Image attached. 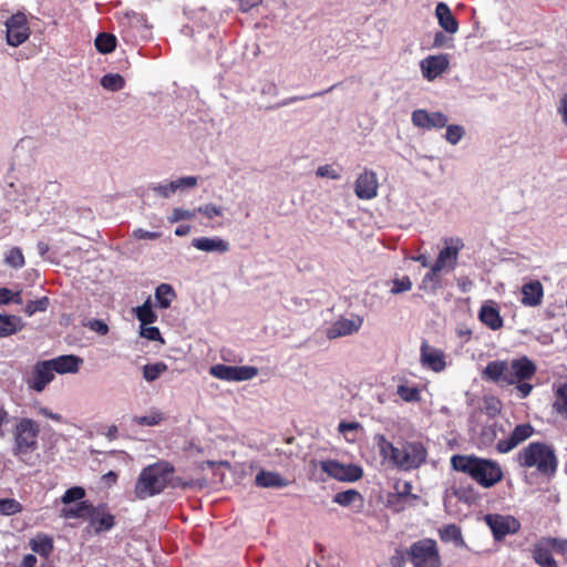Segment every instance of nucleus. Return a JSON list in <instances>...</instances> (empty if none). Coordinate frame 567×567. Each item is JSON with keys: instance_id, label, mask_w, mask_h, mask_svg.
Segmentation results:
<instances>
[{"instance_id": "17", "label": "nucleus", "mask_w": 567, "mask_h": 567, "mask_svg": "<svg viewBox=\"0 0 567 567\" xmlns=\"http://www.w3.org/2000/svg\"><path fill=\"white\" fill-rule=\"evenodd\" d=\"M449 65L450 60L446 54L427 55L420 61L422 76L429 82H433L443 75L449 69Z\"/></svg>"}, {"instance_id": "7", "label": "nucleus", "mask_w": 567, "mask_h": 567, "mask_svg": "<svg viewBox=\"0 0 567 567\" xmlns=\"http://www.w3.org/2000/svg\"><path fill=\"white\" fill-rule=\"evenodd\" d=\"M39 424L28 417L20 419L12 429L13 454L25 455L38 447Z\"/></svg>"}, {"instance_id": "28", "label": "nucleus", "mask_w": 567, "mask_h": 567, "mask_svg": "<svg viewBox=\"0 0 567 567\" xmlns=\"http://www.w3.org/2000/svg\"><path fill=\"white\" fill-rule=\"evenodd\" d=\"M165 420H166V415L164 412L156 410V409H152V410H148L143 415L132 416L130 421L133 426H141V427L150 426L151 427V426H158Z\"/></svg>"}, {"instance_id": "63", "label": "nucleus", "mask_w": 567, "mask_h": 567, "mask_svg": "<svg viewBox=\"0 0 567 567\" xmlns=\"http://www.w3.org/2000/svg\"><path fill=\"white\" fill-rule=\"evenodd\" d=\"M261 2V0H240L239 7L241 11L247 12L254 7L258 6Z\"/></svg>"}, {"instance_id": "10", "label": "nucleus", "mask_w": 567, "mask_h": 567, "mask_svg": "<svg viewBox=\"0 0 567 567\" xmlns=\"http://www.w3.org/2000/svg\"><path fill=\"white\" fill-rule=\"evenodd\" d=\"M209 373L223 381L241 382L254 379L258 374V369L250 365H226L219 363L210 367Z\"/></svg>"}, {"instance_id": "5", "label": "nucleus", "mask_w": 567, "mask_h": 567, "mask_svg": "<svg viewBox=\"0 0 567 567\" xmlns=\"http://www.w3.org/2000/svg\"><path fill=\"white\" fill-rule=\"evenodd\" d=\"M517 461L523 467H536L542 474H553L556 471V456L550 446L545 443H530L517 454Z\"/></svg>"}, {"instance_id": "55", "label": "nucleus", "mask_w": 567, "mask_h": 567, "mask_svg": "<svg viewBox=\"0 0 567 567\" xmlns=\"http://www.w3.org/2000/svg\"><path fill=\"white\" fill-rule=\"evenodd\" d=\"M133 236L136 239L142 240H154L161 237V233L157 231H148L143 228H137L133 231Z\"/></svg>"}, {"instance_id": "3", "label": "nucleus", "mask_w": 567, "mask_h": 567, "mask_svg": "<svg viewBox=\"0 0 567 567\" xmlns=\"http://www.w3.org/2000/svg\"><path fill=\"white\" fill-rule=\"evenodd\" d=\"M452 467L468 474L482 487L489 488L503 480L501 465L488 458L470 455H454L451 458Z\"/></svg>"}, {"instance_id": "60", "label": "nucleus", "mask_w": 567, "mask_h": 567, "mask_svg": "<svg viewBox=\"0 0 567 567\" xmlns=\"http://www.w3.org/2000/svg\"><path fill=\"white\" fill-rule=\"evenodd\" d=\"M456 334L458 338H461L463 341H468L472 337V330L465 326H460L456 329Z\"/></svg>"}, {"instance_id": "40", "label": "nucleus", "mask_w": 567, "mask_h": 567, "mask_svg": "<svg viewBox=\"0 0 567 567\" xmlns=\"http://www.w3.org/2000/svg\"><path fill=\"white\" fill-rule=\"evenodd\" d=\"M23 511V506L14 498H0V515L11 516Z\"/></svg>"}, {"instance_id": "11", "label": "nucleus", "mask_w": 567, "mask_h": 567, "mask_svg": "<svg viewBox=\"0 0 567 567\" xmlns=\"http://www.w3.org/2000/svg\"><path fill=\"white\" fill-rule=\"evenodd\" d=\"M4 27L7 44L13 48L24 43L31 34L27 17L21 12L11 16L4 22Z\"/></svg>"}, {"instance_id": "6", "label": "nucleus", "mask_w": 567, "mask_h": 567, "mask_svg": "<svg viewBox=\"0 0 567 567\" xmlns=\"http://www.w3.org/2000/svg\"><path fill=\"white\" fill-rule=\"evenodd\" d=\"M444 248L440 251L431 270L424 276L423 285L426 282L437 285L441 274L451 272L455 269L458 252L463 249L464 243L458 237H451L444 239Z\"/></svg>"}, {"instance_id": "16", "label": "nucleus", "mask_w": 567, "mask_h": 567, "mask_svg": "<svg viewBox=\"0 0 567 567\" xmlns=\"http://www.w3.org/2000/svg\"><path fill=\"white\" fill-rule=\"evenodd\" d=\"M363 324V318L358 315L341 317L332 322L327 329L329 339H337L357 333Z\"/></svg>"}, {"instance_id": "33", "label": "nucleus", "mask_w": 567, "mask_h": 567, "mask_svg": "<svg viewBox=\"0 0 567 567\" xmlns=\"http://www.w3.org/2000/svg\"><path fill=\"white\" fill-rule=\"evenodd\" d=\"M141 324H152L157 320V315L153 310L151 298L148 297L143 305L133 309Z\"/></svg>"}, {"instance_id": "54", "label": "nucleus", "mask_w": 567, "mask_h": 567, "mask_svg": "<svg viewBox=\"0 0 567 567\" xmlns=\"http://www.w3.org/2000/svg\"><path fill=\"white\" fill-rule=\"evenodd\" d=\"M394 487L400 497H406V496L411 495V497L413 499H416V496L411 494L412 484L410 482H408V481L398 482Z\"/></svg>"}, {"instance_id": "35", "label": "nucleus", "mask_w": 567, "mask_h": 567, "mask_svg": "<svg viewBox=\"0 0 567 567\" xmlns=\"http://www.w3.org/2000/svg\"><path fill=\"white\" fill-rule=\"evenodd\" d=\"M92 514V506L85 502L80 503L76 507L63 508L61 517L63 518H83Z\"/></svg>"}, {"instance_id": "25", "label": "nucleus", "mask_w": 567, "mask_h": 567, "mask_svg": "<svg viewBox=\"0 0 567 567\" xmlns=\"http://www.w3.org/2000/svg\"><path fill=\"white\" fill-rule=\"evenodd\" d=\"M553 551L550 543L546 538H542L534 546V560L540 567H558V563L553 557Z\"/></svg>"}, {"instance_id": "20", "label": "nucleus", "mask_w": 567, "mask_h": 567, "mask_svg": "<svg viewBox=\"0 0 567 567\" xmlns=\"http://www.w3.org/2000/svg\"><path fill=\"white\" fill-rule=\"evenodd\" d=\"M533 433L534 429L530 424H519L513 430L512 434L507 439H503L497 442L496 449L499 453H508L529 439Z\"/></svg>"}, {"instance_id": "50", "label": "nucleus", "mask_w": 567, "mask_h": 567, "mask_svg": "<svg viewBox=\"0 0 567 567\" xmlns=\"http://www.w3.org/2000/svg\"><path fill=\"white\" fill-rule=\"evenodd\" d=\"M84 496H85L84 488H82L80 486H74V487L69 488L64 493V495L62 496L61 501H62L63 504H70V503L83 499Z\"/></svg>"}, {"instance_id": "12", "label": "nucleus", "mask_w": 567, "mask_h": 567, "mask_svg": "<svg viewBox=\"0 0 567 567\" xmlns=\"http://www.w3.org/2000/svg\"><path fill=\"white\" fill-rule=\"evenodd\" d=\"M484 522L491 528L496 540L517 533L520 527L519 522L511 515L487 514L484 516Z\"/></svg>"}, {"instance_id": "41", "label": "nucleus", "mask_w": 567, "mask_h": 567, "mask_svg": "<svg viewBox=\"0 0 567 567\" xmlns=\"http://www.w3.org/2000/svg\"><path fill=\"white\" fill-rule=\"evenodd\" d=\"M196 216V209H186L183 207H175L167 216L169 224H176L182 220H193Z\"/></svg>"}, {"instance_id": "23", "label": "nucleus", "mask_w": 567, "mask_h": 567, "mask_svg": "<svg viewBox=\"0 0 567 567\" xmlns=\"http://www.w3.org/2000/svg\"><path fill=\"white\" fill-rule=\"evenodd\" d=\"M478 319L492 330H499L504 326L499 310L493 301L482 305L478 311Z\"/></svg>"}, {"instance_id": "24", "label": "nucleus", "mask_w": 567, "mask_h": 567, "mask_svg": "<svg viewBox=\"0 0 567 567\" xmlns=\"http://www.w3.org/2000/svg\"><path fill=\"white\" fill-rule=\"evenodd\" d=\"M54 372L59 374L76 373L83 360L74 354H64L49 360Z\"/></svg>"}, {"instance_id": "56", "label": "nucleus", "mask_w": 567, "mask_h": 567, "mask_svg": "<svg viewBox=\"0 0 567 567\" xmlns=\"http://www.w3.org/2000/svg\"><path fill=\"white\" fill-rule=\"evenodd\" d=\"M557 113L561 117L564 125L567 127V93H564L557 102Z\"/></svg>"}, {"instance_id": "47", "label": "nucleus", "mask_w": 567, "mask_h": 567, "mask_svg": "<svg viewBox=\"0 0 567 567\" xmlns=\"http://www.w3.org/2000/svg\"><path fill=\"white\" fill-rule=\"evenodd\" d=\"M412 289V281L408 276H403L401 278H394L392 280V288L390 292L392 295H399L402 292L410 291Z\"/></svg>"}, {"instance_id": "43", "label": "nucleus", "mask_w": 567, "mask_h": 567, "mask_svg": "<svg viewBox=\"0 0 567 567\" xmlns=\"http://www.w3.org/2000/svg\"><path fill=\"white\" fill-rule=\"evenodd\" d=\"M445 141L451 145H456L465 135V128L458 124H446Z\"/></svg>"}, {"instance_id": "44", "label": "nucleus", "mask_w": 567, "mask_h": 567, "mask_svg": "<svg viewBox=\"0 0 567 567\" xmlns=\"http://www.w3.org/2000/svg\"><path fill=\"white\" fill-rule=\"evenodd\" d=\"M4 262L12 268H22L25 265V259L22 250L19 247H12L4 257Z\"/></svg>"}, {"instance_id": "52", "label": "nucleus", "mask_w": 567, "mask_h": 567, "mask_svg": "<svg viewBox=\"0 0 567 567\" xmlns=\"http://www.w3.org/2000/svg\"><path fill=\"white\" fill-rule=\"evenodd\" d=\"M316 174L319 177L329 179H339L341 177L340 173L332 165L319 166L316 171Z\"/></svg>"}, {"instance_id": "39", "label": "nucleus", "mask_w": 567, "mask_h": 567, "mask_svg": "<svg viewBox=\"0 0 567 567\" xmlns=\"http://www.w3.org/2000/svg\"><path fill=\"white\" fill-rule=\"evenodd\" d=\"M553 406L556 412L567 419V382L557 389Z\"/></svg>"}, {"instance_id": "58", "label": "nucleus", "mask_w": 567, "mask_h": 567, "mask_svg": "<svg viewBox=\"0 0 567 567\" xmlns=\"http://www.w3.org/2000/svg\"><path fill=\"white\" fill-rule=\"evenodd\" d=\"M496 439V426H486L482 432V440L485 444H491Z\"/></svg>"}, {"instance_id": "29", "label": "nucleus", "mask_w": 567, "mask_h": 567, "mask_svg": "<svg viewBox=\"0 0 567 567\" xmlns=\"http://www.w3.org/2000/svg\"><path fill=\"white\" fill-rule=\"evenodd\" d=\"M155 306L159 309H167L176 298V292L168 284H161L154 293Z\"/></svg>"}, {"instance_id": "18", "label": "nucleus", "mask_w": 567, "mask_h": 567, "mask_svg": "<svg viewBox=\"0 0 567 567\" xmlns=\"http://www.w3.org/2000/svg\"><path fill=\"white\" fill-rule=\"evenodd\" d=\"M379 179L375 172L364 169L360 173L354 183V194L358 198L370 200L378 196Z\"/></svg>"}, {"instance_id": "8", "label": "nucleus", "mask_w": 567, "mask_h": 567, "mask_svg": "<svg viewBox=\"0 0 567 567\" xmlns=\"http://www.w3.org/2000/svg\"><path fill=\"white\" fill-rule=\"evenodd\" d=\"M408 555L413 567H441V557L436 543L425 538L410 547Z\"/></svg>"}, {"instance_id": "46", "label": "nucleus", "mask_w": 567, "mask_h": 567, "mask_svg": "<svg viewBox=\"0 0 567 567\" xmlns=\"http://www.w3.org/2000/svg\"><path fill=\"white\" fill-rule=\"evenodd\" d=\"M398 395L405 402L420 401L421 395L417 388L401 384L398 386Z\"/></svg>"}, {"instance_id": "27", "label": "nucleus", "mask_w": 567, "mask_h": 567, "mask_svg": "<svg viewBox=\"0 0 567 567\" xmlns=\"http://www.w3.org/2000/svg\"><path fill=\"white\" fill-rule=\"evenodd\" d=\"M256 485L264 488L286 487L289 482L280 474L270 471H260L255 478Z\"/></svg>"}, {"instance_id": "51", "label": "nucleus", "mask_w": 567, "mask_h": 567, "mask_svg": "<svg viewBox=\"0 0 567 567\" xmlns=\"http://www.w3.org/2000/svg\"><path fill=\"white\" fill-rule=\"evenodd\" d=\"M49 305L48 298H41L35 301H29L24 307V312L31 317L37 311H45Z\"/></svg>"}, {"instance_id": "31", "label": "nucleus", "mask_w": 567, "mask_h": 567, "mask_svg": "<svg viewBox=\"0 0 567 567\" xmlns=\"http://www.w3.org/2000/svg\"><path fill=\"white\" fill-rule=\"evenodd\" d=\"M89 517L90 525L94 528L95 533L109 530L114 526V516L111 514L96 512L92 508V514Z\"/></svg>"}, {"instance_id": "49", "label": "nucleus", "mask_w": 567, "mask_h": 567, "mask_svg": "<svg viewBox=\"0 0 567 567\" xmlns=\"http://www.w3.org/2000/svg\"><path fill=\"white\" fill-rule=\"evenodd\" d=\"M361 429V424L358 422H340L338 431L344 436L348 442H354L355 437L351 434Z\"/></svg>"}, {"instance_id": "15", "label": "nucleus", "mask_w": 567, "mask_h": 567, "mask_svg": "<svg viewBox=\"0 0 567 567\" xmlns=\"http://www.w3.org/2000/svg\"><path fill=\"white\" fill-rule=\"evenodd\" d=\"M411 121L415 127L430 131L445 127L449 117L440 111L430 112L425 109H417L412 112Z\"/></svg>"}, {"instance_id": "59", "label": "nucleus", "mask_w": 567, "mask_h": 567, "mask_svg": "<svg viewBox=\"0 0 567 567\" xmlns=\"http://www.w3.org/2000/svg\"><path fill=\"white\" fill-rule=\"evenodd\" d=\"M517 384V391L519 392L520 398H526L532 392L533 386L527 382H519Z\"/></svg>"}, {"instance_id": "42", "label": "nucleus", "mask_w": 567, "mask_h": 567, "mask_svg": "<svg viewBox=\"0 0 567 567\" xmlns=\"http://www.w3.org/2000/svg\"><path fill=\"white\" fill-rule=\"evenodd\" d=\"M101 85L109 91H120L125 85V80L120 74H106L101 79Z\"/></svg>"}, {"instance_id": "45", "label": "nucleus", "mask_w": 567, "mask_h": 567, "mask_svg": "<svg viewBox=\"0 0 567 567\" xmlns=\"http://www.w3.org/2000/svg\"><path fill=\"white\" fill-rule=\"evenodd\" d=\"M355 501H361V495L354 489L338 493L333 498V502L341 506H349Z\"/></svg>"}, {"instance_id": "21", "label": "nucleus", "mask_w": 567, "mask_h": 567, "mask_svg": "<svg viewBox=\"0 0 567 567\" xmlns=\"http://www.w3.org/2000/svg\"><path fill=\"white\" fill-rule=\"evenodd\" d=\"M192 246L203 252L226 254L230 249L228 240L214 236V237H196L192 240Z\"/></svg>"}, {"instance_id": "4", "label": "nucleus", "mask_w": 567, "mask_h": 567, "mask_svg": "<svg viewBox=\"0 0 567 567\" xmlns=\"http://www.w3.org/2000/svg\"><path fill=\"white\" fill-rule=\"evenodd\" d=\"M174 467L166 461H158L146 466L141 472L136 484L135 495L140 499L157 495L172 484Z\"/></svg>"}, {"instance_id": "26", "label": "nucleus", "mask_w": 567, "mask_h": 567, "mask_svg": "<svg viewBox=\"0 0 567 567\" xmlns=\"http://www.w3.org/2000/svg\"><path fill=\"white\" fill-rule=\"evenodd\" d=\"M435 17L440 27L447 33L454 34L458 31V23L445 2L437 3L435 8Z\"/></svg>"}, {"instance_id": "30", "label": "nucleus", "mask_w": 567, "mask_h": 567, "mask_svg": "<svg viewBox=\"0 0 567 567\" xmlns=\"http://www.w3.org/2000/svg\"><path fill=\"white\" fill-rule=\"evenodd\" d=\"M29 546L32 551L42 557H48L53 550V539L49 535L38 534L30 539Z\"/></svg>"}, {"instance_id": "13", "label": "nucleus", "mask_w": 567, "mask_h": 567, "mask_svg": "<svg viewBox=\"0 0 567 567\" xmlns=\"http://www.w3.org/2000/svg\"><path fill=\"white\" fill-rule=\"evenodd\" d=\"M54 370L49 360L37 362L25 382L29 389L40 393L54 380Z\"/></svg>"}, {"instance_id": "19", "label": "nucleus", "mask_w": 567, "mask_h": 567, "mask_svg": "<svg viewBox=\"0 0 567 567\" xmlns=\"http://www.w3.org/2000/svg\"><path fill=\"white\" fill-rule=\"evenodd\" d=\"M420 352V361L424 368L436 373L445 370L447 365L446 358L441 349L432 347L427 342H423Z\"/></svg>"}, {"instance_id": "48", "label": "nucleus", "mask_w": 567, "mask_h": 567, "mask_svg": "<svg viewBox=\"0 0 567 567\" xmlns=\"http://www.w3.org/2000/svg\"><path fill=\"white\" fill-rule=\"evenodd\" d=\"M140 336L151 341H159L164 343V339L162 338L161 331L157 327H151L148 324H141L140 327Z\"/></svg>"}, {"instance_id": "2", "label": "nucleus", "mask_w": 567, "mask_h": 567, "mask_svg": "<svg viewBox=\"0 0 567 567\" xmlns=\"http://www.w3.org/2000/svg\"><path fill=\"white\" fill-rule=\"evenodd\" d=\"M535 373V363L527 357H520L509 362L503 360L489 362L483 371V378L502 385H513L532 379Z\"/></svg>"}, {"instance_id": "53", "label": "nucleus", "mask_w": 567, "mask_h": 567, "mask_svg": "<svg viewBox=\"0 0 567 567\" xmlns=\"http://www.w3.org/2000/svg\"><path fill=\"white\" fill-rule=\"evenodd\" d=\"M546 540L550 543V547L553 550L557 551L561 555H567V539L566 538H553L545 537Z\"/></svg>"}, {"instance_id": "62", "label": "nucleus", "mask_w": 567, "mask_h": 567, "mask_svg": "<svg viewBox=\"0 0 567 567\" xmlns=\"http://www.w3.org/2000/svg\"><path fill=\"white\" fill-rule=\"evenodd\" d=\"M39 413L48 419L55 421V422H62V416L58 413L51 412L48 408H40Z\"/></svg>"}, {"instance_id": "57", "label": "nucleus", "mask_w": 567, "mask_h": 567, "mask_svg": "<svg viewBox=\"0 0 567 567\" xmlns=\"http://www.w3.org/2000/svg\"><path fill=\"white\" fill-rule=\"evenodd\" d=\"M87 327L92 331H94L101 336H105L109 332L107 324L102 320H96V319L91 320V321H89Z\"/></svg>"}, {"instance_id": "14", "label": "nucleus", "mask_w": 567, "mask_h": 567, "mask_svg": "<svg viewBox=\"0 0 567 567\" xmlns=\"http://www.w3.org/2000/svg\"><path fill=\"white\" fill-rule=\"evenodd\" d=\"M198 185L197 176H183L174 181L154 184L151 189L163 198H169L173 195L185 193Z\"/></svg>"}, {"instance_id": "22", "label": "nucleus", "mask_w": 567, "mask_h": 567, "mask_svg": "<svg viewBox=\"0 0 567 567\" xmlns=\"http://www.w3.org/2000/svg\"><path fill=\"white\" fill-rule=\"evenodd\" d=\"M522 305L526 307H538L543 302L544 287L538 280H530L522 286Z\"/></svg>"}, {"instance_id": "34", "label": "nucleus", "mask_w": 567, "mask_h": 567, "mask_svg": "<svg viewBox=\"0 0 567 567\" xmlns=\"http://www.w3.org/2000/svg\"><path fill=\"white\" fill-rule=\"evenodd\" d=\"M440 536L443 542L453 543L457 547L465 545L462 537L461 528L454 524H449L440 529Z\"/></svg>"}, {"instance_id": "32", "label": "nucleus", "mask_w": 567, "mask_h": 567, "mask_svg": "<svg viewBox=\"0 0 567 567\" xmlns=\"http://www.w3.org/2000/svg\"><path fill=\"white\" fill-rule=\"evenodd\" d=\"M23 328L22 320L12 315H0V337L10 336Z\"/></svg>"}, {"instance_id": "1", "label": "nucleus", "mask_w": 567, "mask_h": 567, "mask_svg": "<svg viewBox=\"0 0 567 567\" xmlns=\"http://www.w3.org/2000/svg\"><path fill=\"white\" fill-rule=\"evenodd\" d=\"M373 440L381 457L399 471L415 470L426 461L427 452L421 442L405 441L394 445L383 434L374 435Z\"/></svg>"}, {"instance_id": "37", "label": "nucleus", "mask_w": 567, "mask_h": 567, "mask_svg": "<svg viewBox=\"0 0 567 567\" xmlns=\"http://www.w3.org/2000/svg\"><path fill=\"white\" fill-rule=\"evenodd\" d=\"M224 207L214 203H205L196 208V213H199L208 220H214L217 217L224 216Z\"/></svg>"}, {"instance_id": "36", "label": "nucleus", "mask_w": 567, "mask_h": 567, "mask_svg": "<svg viewBox=\"0 0 567 567\" xmlns=\"http://www.w3.org/2000/svg\"><path fill=\"white\" fill-rule=\"evenodd\" d=\"M167 370V364L164 362H156L152 364H145L143 367V378L147 382L157 380Z\"/></svg>"}, {"instance_id": "9", "label": "nucleus", "mask_w": 567, "mask_h": 567, "mask_svg": "<svg viewBox=\"0 0 567 567\" xmlns=\"http://www.w3.org/2000/svg\"><path fill=\"white\" fill-rule=\"evenodd\" d=\"M319 466L330 478L340 482L353 483L359 481L363 475L362 467L350 463H341L337 460L321 461Z\"/></svg>"}, {"instance_id": "38", "label": "nucleus", "mask_w": 567, "mask_h": 567, "mask_svg": "<svg viewBox=\"0 0 567 567\" xmlns=\"http://www.w3.org/2000/svg\"><path fill=\"white\" fill-rule=\"evenodd\" d=\"M116 39L113 34L101 33L95 39V48L101 53H110L115 49Z\"/></svg>"}, {"instance_id": "61", "label": "nucleus", "mask_w": 567, "mask_h": 567, "mask_svg": "<svg viewBox=\"0 0 567 567\" xmlns=\"http://www.w3.org/2000/svg\"><path fill=\"white\" fill-rule=\"evenodd\" d=\"M11 298H13V292L8 288H0V305H7L11 302Z\"/></svg>"}, {"instance_id": "64", "label": "nucleus", "mask_w": 567, "mask_h": 567, "mask_svg": "<svg viewBox=\"0 0 567 567\" xmlns=\"http://www.w3.org/2000/svg\"><path fill=\"white\" fill-rule=\"evenodd\" d=\"M37 564V557L32 554H28L22 559V566L23 567H34Z\"/></svg>"}]
</instances>
